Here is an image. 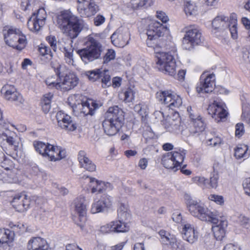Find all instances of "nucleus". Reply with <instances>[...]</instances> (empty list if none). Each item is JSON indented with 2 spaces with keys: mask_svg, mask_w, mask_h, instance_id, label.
<instances>
[{
  "mask_svg": "<svg viewBox=\"0 0 250 250\" xmlns=\"http://www.w3.org/2000/svg\"><path fill=\"white\" fill-rule=\"evenodd\" d=\"M189 120L182 124L179 114L175 112L167 116L162 121V124L168 132L174 134H180L182 137L187 138L192 135H198L206 128V124L195 108L191 106L187 107Z\"/></svg>",
  "mask_w": 250,
  "mask_h": 250,
  "instance_id": "nucleus-1",
  "label": "nucleus"
},
{
  "mask_svg": "<svg viewBox=\"0 0 250 250\" xmlns=\"http://www.w3.org/2000/svg\"><path fill=\"white\" fill-rule=\"evenodd\" d=\"M162 47L165 48L167 51H160L159 47L154 48L155 67L164 74L174 77L177 72L174 58L177 53L176 47L174 43L170 42L169 44L162 46Z\"/></svg>",
  "mask_w": 250,
  "mask_h": 250,
  "instance_id": "nucleus-2",
  "label": "nucleus"
},
{
  "mask_svg": "<svg viewBox=\"0 0 250 250\" xmlns=\"http://www.w3.org/2000/svg\"><path fill=\"white\" fill-rule=\"evenodd\" d=\"M58 24L71 39L76 38L83 29L88 28L83 19L74 15L70 10L61 12L58 19Z\"/></svg>",
  "mask_w": 250,
  "mask_h": 250,
  "instance_id": "nucleus-3",
  "label": "nucleus"
},
{
  "mask_svg": "<svg viewBox=\"0 0 250 250\" xmlns=\"http://www.w3.org/2000/svg\"><path fill=\"white\" fill-rule=\"evenodd\" d=\"M237 17L236 14L232 13L229 17L219 15L215 17L212 21V32L216 33L229 29L231 37L233 39L238 38Z\"/></svg>",
  "mask_w": 250,
  "mask_h": 250,
  "instance_id": "nucleus-4",
  "label": "nucleus"
},
{
  "mask_svg": "<svg viewBox=\"0 0 250 250\" xmlns=\"http://www.w3.org/2000/svg\"><path fill=\"white\" fill-rule=\"evenodd\" d=\"M85 45V48L77 51L84 63L87 64L101 57L103 51L102 46L92 35L86 37Z\"/></svg>",
  "mask_w": 250,
  "mask_h": 250,
  "instance_id": "nucleus-5",
  "label": "nucleus"
},
{
  "mask_svg": "<svg viewBox=\"0 0 250 250\" xmlns=\"http://www.w3.org/2000/svg\"><path fill=\"white\" fill-rule=\"evenodd\" d=\"M2 34L6 44L19 50L23 49L26 44V39L21 32L12 26H5Z\"/></svg>",
  "mask_w": 250,
  "mask_h": 250,
  "instance_id": "nucleus-6",
  "label": "nucleus"
},
{
  "mask_svg": "<svg viewBox=\"0 0 250 250\" xmlns=\"http://www.w3.org/2000/svg\"><path fill=\"white\" fill-rule=\"evenodd\" d=\"M186 154L187 150L184 148H175L163 155L161 163L166 168L176 171L181 167Z\"/></svg>",
  "mask_w": 250,
  "mask_h": 250,
  "instance_id": "nucleus-7",
  "label": "nucleus"
},
{
  "mask_svg": "<svg viewBox=\"0 0 250 250\" xmlns=\"http://www.w3.org/2000/svg\"><path fill=\"white\" fill-rule=\"evenodd\" d=\"M168 31V28L159 22L155 21H151L148 25L146 30L147 39L146 43L148 47L155 48H162L163 44L160 45L158 42L159 38L163 37L164 34Z\"/></svg>",
  "mask_w": 250,
  "mask_h": 250,
  "instance_id": "nucleus-8",
  "label": "nucleus"
},
{
  "mask_svg": "<svg viewBox=\"0 0 250 250\" xmlns=\"http://www.w3.org/2000/svg\"><path fill=\"white\" fill-rule=\"evenodd\" d=\"M54 71L59 76L60 81V90H69L75 87L78 83L79 79L74 74L69 73L63 76L62 70L64 68L63 66L58 64L53 66Z\"/></svg>",
  "mask_w": 250,
  "mask_h": 250,
  "instance_id": "nucleus-9",
  "label": "nucleus"
},
{
  "mask_svg": "<svg viewBox=\"0 0 250 250\" xmlns=\"http://www.w3.org/2000/svg\"><path fill=\"white\" fill-rule=\"evenodd\" d=\"M157 100L167 105L169 108L174 109L179 108L182 104L181 97L171 91H160L156 93Z\"/></svg>",
  "mask_w": 250,
  "mask_h": 250,
  "instance_id": "nucleus-10",
  "label": "nucleus"
},
{
  "mask_svg": "<svg viewBox=\"0 0 250 250\" xmlns=\"http://www.w3.org/2000/svg\"><path fill=\"white\" fill-rule=\"evenodd\" d=\"M201 42L200 31L197 28L190 27L187 30L183 39L182 47L184 49L190 50Z\"/></svg>",
  "mask_w": 250,
  "mask_h": 250,
  "instance_id": "nucleus-11",
  "label": "nucleus"
},
{
  "mask_svg": "<svg viewBox=\"0 0 250 250\" xmlns=\"http://www.w3.org/2000/svg\"><path fill=\"white\" fill-rule=\"evenodd\" d=\"M226 104L221 100H216L208 105V111L209 115L219 122L226 118L228 115Z\"/></svg>",
  "mask_w": 250,
  "mask_h": 250,
  "instance_id": "nucleus-12",
  "label": "nucleus"
},
{
  "mask_svg": "<svg viewBox=\"0 0 250 250\" xmlns=\"http://www.w3.org/2000/svg\"><path fill=\"white\" fill-rule=\"evenodd\" d=\"M47 17L46 12L43 8L38 10L36 13H33L27 21L29 29L34 32H38L45 23Z\"/></svg>",
  "mask_w": 250,
  "mask_h": 250,
  "instance_id": "nucleus-13",
  "label": "nucleus"
},
{
  "mask_svg": "<svg viewBox=\"0 0 250 250\" xmlns=\"http://www.w3.org/2000/svg\"><path fill=\"white\" fill-rule=\"evenodd\" d=\"M215 82V75L214 73L204 72L202 74L200 82L196 85V91L198 93H208L214 89Z\"/></svg>",
  "mask_w": 250,
  "mask_h": 250,
  "instance_id": "nucleus-14",
  "label": "nucleus"
},
{
  "mask_svg": "<svg viewBox=\"0 0 250 250\" xmlns=\"http://www.w3.org/2000/svg\"><path fill=\"white\" fill-rule=\"evenodd\" d=\"M85 199L83 196H80L75 199L73 202L74 211L78 215V220L76 224L81 229H84L86 221V206L84 204Z\"/></svg>",
  "mask_w": 250,
  "mask_h": 250,
  "instance_id": "nucleus-15",
  "label": "nucleus"
},
{
  "mask_svg": "<svg viewBox=\"0 0 250 250\" xmlns=\"http://www.w3.org/2000/svg\"><path fill=\"white\" fill-rule=\"evenodd\" d=\"M77 11L82 18H89L94 15L98 11V6L94 0H77Z\"/></svg>",
  "mask_w": 250,
  "mask_h": 250,
  "instance_id": "nucleus-16",
  "label": "nucleus"
},
{
  "mask_svg": "<svg viewBox=\"0 0 250 250\" xmlns=\"http://www.w3.org/2000/svg\"><path fill=\"white\" fill-rule=\"evenodd\" d=\"M186 200L188 210L192 216L202 221L206 219L205 212L207 211V208L203 204L191 199L189 196H187Z\"/></svg>",
  "mask_w": 250,
  "mask_h": 250,
  "instance_id": "nucleus-17",
  "label": "nucleus"
},
{
  "mask_svg": "<svg viewBox=\"0 0 250 250\" xmlns=\"http://www.w3.org/2000/svg\"><path fill=\"white\" fill-rule=\"evenodd\" d=\"M1 93L5 100L14 103L17 105H20L24 103L22 95L13 85H4L1 89Z\"/></svg>",
  "mask_w": 250,
  "mask_h": 250,
  "instance_id": "nucleus-18",
  "label": "nucleus"
},
{
  "mask_svg": "<svg viewBox=\"0 0 250 250\" xmlns=\"http://www.w3.org/2000/svg\"><path fill=\"white\" fill-rule=\"evenodd\" d=\"M130 36L127 28L120 27L111 35V42L115 46L123 47L128 43Z\"/></svg>",
  "mask_w": 250,
  "mask_h": 250,
  "instance_id": "nucleus-19",
  "label": "nucleus"
},
{
  "mask_svg": "<svg viewBox=\"0 0 250 250\" xmlns=\"http://www.w3.org/2000/svg\"><path fill=\"white\" fill-rule=\"evenodd\" d=\"M11 204L17 211L23 212L29 207L30 198L24 192L18 193L12 196Z\"/></svg>",
  "mask_w": 250,
  "mask_h": 250,
  "instance_id": "nucleus-20",
  "label": "nucleus"
},
{
  "mask_svg": "<svg viewBox=\"0 0 250 250\" xmlns=\"http://www.w3.org/2000/svg\"><path fill=\"white\" fill-rule=\"evenodd\" d=\"M82 179H88L89 182L91 184V193H100L105 191L111 190L113 185L109 183L96 179L95 178L89 177L88 176L83 175L81 178Z\"/></svg>",
  "mask_w": 250,
  "mask_h": 250,
  "instance_id": "nucleus-21",
  "label": "nucleus"
},
{
  "mask_svg": "<svg viewBox=\"0 0 250 250\" xmlns=\"http://www.w3.org/2000/svg\"><path fill=\"white\" fill-rule=\"evenodd\" d=\"M101 106V104L97 103L96 101L85 98L83 101L78 109L75 112L79 114H83V116L88 115H92L94 114L95 110Z\"/></svg>",
  "mask_w": 250,
  "mask_h": 250,
  "instance_id": "nucleus-22",
  "label": "nucleus"
},
{
  "mask_svg": "<svg viewBox=\"0 0 250 250\" xmlns=\"http://www.w3.org/2000/svg\"><path fill=\"white\" fill-rule=\"evenodd\" d=\"M72 41L68 40L67 42L58 41L57 42V48L63 53L66 62L69 65H74L73 58V48L71 44Z\"/></svg>",
  "mask_w": 250,
  "mask_h": 250,
  "instance_id": "nucleus-23",
  "label": "nucleus"
},
{
  "mask_svg": "<svg viewBox=\"0 0 250 250\" xmlns=\"http://www.w3.org/2000/svg\"><path fill=\"white\" fill-rule=\"evenodd\" d=\"M56 119L58 125L62 128L69 131H74L77 128L76 124L71 120V117L62 111L57 113Z\"/></svg>",
  "mask_w": 250,
  "mask_h": 250,
  "instance_id": "nucleus-24",
  "label": "nucleus"
},
{
  "mask_svg": "<svg viewBox=\"0 0 250 250\" xmlns=\"http://www.w3.org/2000/svg\"><path fill=\"white\" fill-rule=\"evenodd\" d=\"M123 123L105 119L103 122V127L106 134L113 136L120 130Z\"/></svg>",
  "mask_w": 250,
  "mask_h": 250,
  "instance_id": "nucleus-25",
  "label": "nucleus"
},
{
  "mask_svg": "<svg viewBox=\"0 0 250 250\" xmlns=\"http://www.w3.org/2000/svg\"><path fill=\"white\" fill-rule=\"evenodd\" d=\"M27 247L28 250H50L46 240L40 237L31 238Z\"/></svg>",
  "mask_w": 250,
  "mask_h": 250,
  "instance_id": "nucleus-26",
  "label": "nucleus"
},
{
  "mask_svg": "<svg viewBox=\"0 0 250 250\" xmlns=\"http://www.w3.org/2000/svg\"><path fill=\"white\" fill-rule=\"evenodd\" d=\"M228 224L227 220L221 219L217 224L212 226L214 236L217 240L221 241L225 236Z\"/></svg>",
  "mask_w": 250,
  "mask_h": 250,
  "instance_id": "nucleus-27",
  "label": "nucleus"
},
{
  "mask_svg": "<svg viewBox=\"0 0 250 250\" xmlns=\"http://www.w3.org/2000/svg\"><path fill=\"white\" fill-rule=\"evenodd\" d=\"M13 239V233L8 229H0V248L3 250H10V243Z\"/></svg>",
  "mask_w": 250,
  "mask_h": 250,
  "instance_id": "nucleus-28",
  "label": "nucleus"
},
{
  "mask_svg": "<svg viewBox=\"0 0 250 250\" xmlns=\"http://www.w3.org/2000/svg\"><path fill=\"white\" fill-rule=\"evenodd\" d=\"M78 159L81 167H83L90 172H93L96 170V165L87 156L85 151L83 150L79 151Z\"/></svg>",
  "mask_w": 250,
  "mask_h": 250,
  "instance_id": "nucleus-29",
  "label": "nucleus"
},
{
  "mask_svg": "<svg viewBox=\"0 0 250 250\" xmlns=\"http://www.w3.org/2000/svg\"><path fill=\"white\" fill-rule=\"evenodd\" d=\"M183 238L190 243H193L198 239V232L194 227L189 223L183 225Z\"/></svg>",
  "mask_w": 250,
  "mask_h": 250,
  "instance_id": "nucleus-30",
  "label": "nucleus"
},
{
  "mask_svg": "<svg viewBox=\"0 0 250 250\" xmlns=\"http://www.w3.org/2000/svg\"><path fill=\"white\" fill-rule=\"evenodd\" d=\"M52 148H49L46 157L50 161H59L66 157V150L64 149L52 145Z\"/></svg>",
  "mask_w": 250,
  "mask_h": 250,
  "instance_id": "nucleus-31",
  "label": "nucleus"
},
{
  "mask_svg": "<svg viewBox=\"0 0 250 250\" xmlns=\"http://www.w3.org/2000/svg\"><path fill=\"white\" fill-rule=\"evenodd\" d=\"M123 110L118 106L110 107L105 113L106 118L114 121L123 123L124 119Z\"/></svg>",
  "mask_w": 250,
  "mask_h": 250,
  "instance_id": "nucleus-32",
  "label": "nucleus"
},
{
  "mask_svg": "<svg viewBox=\"0 0 250 250\" xmlns=\"http://www.w3.org/2000/svg\"><path fill=\"white\" fill-rule=\"evenodd\" d=\"M85 98L80 94L71 95L69 96L67 99V103L69 106L72 108L74 112H76Z\"/></svg>",
  "mask_w": 250,
  "mask_h": 250,
  "instance_id": "nucleus-33",
  "label": "nucleus"
},
{
  "mask_svg": "<svg viewBox=\"0 0 250 250\" xmlns=\"http://www.w3.org/2000/svg\"><path fill=\"white\" fill-rule=\"evenodd\" d=\"M250 155V149L247 145H238L235 149L234 156L237 159L243 158L246 159Z\"/></svg>",
  "mask_w": 250,
  "mask_h": 250,
  "instance_id": "nucleus-34",
  "label": "nucleus"
},
{
  "mask_svg": "<svg viewBox=\"0 0 250 250\" xmlns=\"http://www.w3.org/2000/svg\"><path fill=\"white\" fill-rule=\"evenodd\" d=\"M113 226V232H125L129 229V225L128 222L118 220L111 221Z\"/></svg>",
  "mask_w": 250,
  "mask_h": 250,
  "instance_id": "nucleus-35",
  "label": "nucleus"
},
{
  "mask_svg": "<svg viewBox=\"0 0 250 250\" xmlns=\"http://www.w3.org/2000/svg\"><path fill=\"white\" fill-rule=\"evenodd\" d=\"M34 146L37 152L44 157H46L49 148H52V145L41 141L34 142Z\"/></svg>",
  "mask_w": 250,
  "mask_h": 250,
  "instance_id": "nucleus-36",
  "label": "nucleus"
},
{
  "mask_svg": "<svg viewBox=\"0 0 250 250\" xmlns=\"http://www.w3.org/2000/svg\"><path fill=\"white\" fill-rule=\"evenodd\" d=\"M118 218L119 220L126 222L130 220L131 214L127 205L121 204L118 209Z\"/></svg>",
  "mask_w": 250,
  "mask_h": 250,
  "instance_id": "nucleus-37",
  "label": "nucleus"
},
{
  "mask_svg": "<svg viewBox=\"0 0 250 250\" xmlns=\"http://www.w3.org/2000/svg\"><path fill=\"white\" fill-rule=\"evenodd\" d=\"M119 96L120 99L123 100L125 103L132 102L135 98V92L131 88H127L122 90L119 93Z\"/></svg>",
  "mask_w": 250,
  "mask_h": 250,
  "instance_id": "nucleus-38",
  "label": "nucleus"
},
{
  "mask_svg": "<svg viewBox=\"0 0 250 250\" xmlns=\"http://www.w3.org/2000/svg\"><path fill=\"white\" fill-rule=\"evenodd\" d=\"M160 237V241L163 245L167 246L173 241L176 236L171 234L169 232L164 229L160 230L158 232Z\"/></svg>",
  "mask_w": 250,
  "mask_h": 250,
  "instance_id": "nucleus-39",
  "label": "nucleus"
},
{
  "mask_svg": "<svg viewBox=\"0 0 250 250\" xmlns=\"http://www.w3.org/2000/svg\"><path fill=\"white\" fill-rule=\"evenodd\" d=\"M56 75L48 77L45 80V83L48 88L51 89H60V80L59 76L56 73Z\"/></svg>",
  "mask_w": 250,
  "mask_h": 250,
  "instance_id": "nucleus-40",
  "label": "nucleus"
},
{
  "mask_svg": "<svg viewBox=\"0 0 250 250\" xmlns=\"http://www.w3.org/2000/svg\"><path fill=\"white\" fill-rule=\"evenodd\" d=\"M53 96V94L50 93L45 94L42 100V110L45 114L47 113L51 109V103Z\"/></svg>",
  "mask_w": 250,
  "mask_h": 250,
  "instance_id": "nucleus-41",
  "label": "nucleus"
},
{
  "mask_svg": "<svg viewBox=\"0 0 250 250\" xmlns=\"http://www.w3.org/2000/svg\"><path fill=\"white\" fill-rule=\"evenodd\" d=\"M184 10L187 15H195L197 13L198 7L194 1H187L185 3Z\"/></svg>",
  "mask_w": 250,
  "mask_h": 250,
  "instance_id": "nucleus-42",
  "label": "nucleus"
},
{
  "mask_svg": "<svg viewBox=\"0 0 250 250\" xmlns=\"http://www.w3.org/2000/svg\"><path fill=\"white\" fill-rule=\"evenodd\" d=\"M206 219H203L204 221L211 222L213 224H217L220 220H218V212L216 211H211L207 208V211H206Z\"/></svg>",
  "mask_w": 250,
  "mask_h": 250,
  "instance_id": "nucleus-43",
  "label": "nucleus"
},
{
  "mask_svg": "<svg viewBox=\"0 0 250 250\" xmlns=\"http://www.w3.org/2000/svg\"><path fill=\"white\" fill-rule=\"evenodd\" d=\"M169 250H185L186 247L183 241L177 239L176 237L167 246Z\"/></svg>",
  "mask_w": 250,
  "mask_h": 250,
  "instance_id": "nucleus-44",
  "label": "nucleus"
},
{
  "mask_svg": "<svg viewBox=\"0 0 250 250\" xmlns=\"http://www.w3.org/2000/svg\"><path fill=\"white\" fill-rule=\"evenodd\" d=\"M102 71L101 69H96L85 72V75L89 80L95 82L101 78Z\"/></svg>",
  "mask_w": 250,
  "mask_h": 250,
  "instance_id": "nucleus-45",
  "label": "nucleus"
},
{
  "mask_svg": "<svg viewBox=\"0 0 250 250\" xmlns=\"http://www.w3.org/2000/svg\"><path fill=\"white\" fill-rule=\"evenodd\" d=\"M242 120L250 126V106L245 104H242Z\"/></svg>",
  "mask_w": 250,
  "mask_h": 250,
  "instance_id": "nucleus-46",
  "label": "nucleus"
},
{
  "mask_svg": "<svg viewBox=\"0 0 250 250\" xmlns=\"http://www.w3.org/2000/svg\"><path fill=\"white\" fill-rule=\"evenodd\" d=\"M9 226L12 229V233L13 235L15 233L18 234H21L26 231V227L22 223H18L17 224H14L13 222H10L9 224Z\"/></svg>",
  "mask_w": 250,
  "mask_h": 250,
  "instance_id": "nucleus-47",
  "label": "nucleus"
},
{
  "mask_svg": "<svg viewBox=\"0 0 250 250\" xmlns=\"http://www.w3.org/2000/svg\"><path fill=\"white\" fill-rule=\"evenodd\" d=\"M192 181L203 188H208V180L203 176H195L192 178Z\"/></svg>",
  "mask_w": 250,
  "mask_h": 250,
  "instance_id": "nucleus-48",
  "label": "nucleus"
},
{
  "mask_svg": "<svg viewBox=\"0 0 250 250\" xmlns=\"http://www.w3.org/2000/svg\"><path fill=\"white\" fill-rule=\"evenodd\" d=\"M99 201L101 202V203L105 209L110 208L112 205L113 198L108 194L103 195Z\"/></svg>",
  "mask_w": 250,
  "mask_h": 250,
  "instance_id": "nucleus-49",
  "label": "nucleus"
},
{
  "mask_svg": "<svg viewBox=\"0 0 250 250\" xmlns=\"http://www.w3.org/2000/svg\"><path fill=\"white\" fill-rule=\"evenodd\" d=\"M40 54L47 60H50L52 57V53L48 47L43 44H41L39 48Z\"/></svg>",
  "mask_w": 250,
  "mask_h": 250,
  "instance_id": "nucleus-50",
  "label": "nucleus"
},
{
  "mask_svg": "<svg viewBox=\"0 0 250 250\" xmlns=\"http://www.w3.org/2000/svg\"><path fill=\"white\" fill-rule=\"evenodd\" d=\"M101 74V78L102 82V86L105 87L110 86L111 85V78L108 71L106 70L102 71Z\"/></svg>",
  "mask_w": 250,
  "mask_h": 250,
  "instance_id": "nucleus-51",
  "label": "nucleus"
},
{
  "mask_svg": "<svg viewBox=\"0 0 250 250\" xmlns=\"http://www.w3.org/2000/svg\"><path fill=\"white\" fill-rule=\"evenodd\" d=\"M35 0H21V8L24 11H30L34 9Z\"/></svg>",
  "mask_w": 250,
  "mask_h": 250,
  "instance_id": "nucleus-52",
  "label": "nucleus"
},
{
  "mask_svg": "<svg viewBox=\"0 0 250 250\" xmlns=\"http://www.w3.org/2000/svg\"><path fill=\"white\" fill-rule=\"evenodd\" d=\"M101 202L98 200L92 203L90 209V211L92 214L103 212L105 208Z\"/></svg>",
  "mask_w": 250,
  "mask_h": 250,
  "instance_id": "nucleus-53",
  "label": "nucleus"
},
{
  "mask_svg": "<svg viewBox=\"0 0 250 250\" xmlns=\"http://www.w3.org/2000/svg\"><path fill=\"white\" fill-rule=\"evenodd\" d=\"M116 52L113 49H108L103 57V63L105 64L115 59Z\"/></svg>",
  "mask_w": 250,
  "mask_h": 250,
  "instance_id": "nucleus-54",
  "label": "nucleus"
},
{
  "mask_svg": "<svg viewBox=\"0 0 250 250\" xmlns=\"http://www.w3.org/2000/svg\"><path fill=\"white\" fill-rule=\"evenodd\" d=\"M245 132L244 125L243 123H239L235 125V135L238 138H240Z\"/></svg>",
  "mask_w": 250,
  "mask_h": 250,
  "instance_id": "nucleus-55",
  "label": "nucleus"
},
{
  "mask_svg": "<svg viewBox=\"0 0 250 250\" xmlns=\"http://www.w3.org/2000/svg\"><path fill=\"white\" fill-rule=\"evenodd\" d=\"M13 163L11 160L5 158L1 162V166H0V167L7 171H10V174H9V175L11 174L12 176L13 174H11V170L13 167Z\"/></svg>",
  "mask_w": 250,
  "mask_h": 250,
  "instance_id": "nucleus-56",
  "label": "nucleus"
},
{
  "mask_svg": "<svg viewBox=\"0 0 250 250\" xmlns=\"http://www.w3.org/2000/svg\"><path fill=\"white\" fill-rule=\"evenodd\" d=\"M218 174L215 172L212 173L210 177V182L208 183L209 188H216L218 186Z\"/></svg>",
  "mask_w": 250,
  "mask_h": 250,
  "instance_id": "nucleus-57",
  "label": "nucleus"
},
{
  "mask_svg": "<svg viewBox=\"0 0 250 250\" xmlns=\"http://www.w3.org/2000/svg\"><path fill=\"white\" fill-rule=\"evenodd\" d=\"M172 218L173 221L176 223H181L183 227L184 224H186L183 219L181 213L178 210H174L172 215Z\"/></svg>",
  "mask_w": 250,
  "mask_h": 250,
  "instance_id": "nucleus-58",
  "label": "nucleus"
},
{
  "mask_svg": "<svg viewBox=\"0 0 250 250\" xmlns=\"http://www.w3.org/2000/svg\"><path fill=\"white\" fill-rule=\"evenodd\" d=\"M208 198L209 200L214 202L217 205L222 206L224 204V198L221 195L210 194Z\"/></svg>",
  "mask_w": 250,
  "mask_h": 250,
  "instance_id": "nucleus-59",
  "label": "nucleus"
},
{
  "mask_svg": "<svg viewBox=\"0 0 250 250\" xmlns=\"http://www.w3.org/2000/svg\"><path fill=\"white\" fill-rule=\"evenodd\" d=\"M221 142L222 139L218 136H214L212 138H208L207 140L208 145L213 146L219 145Z\"/></svg>",
  "mask_w": 250,
  "mask_h": 250,
  "instance_id": "nucleus-60",
  "label": "nucleus"
},
{
  "mask_svg": "<svg viewBox=\"0 0 250 250\" xmlns=\"http://www.w3.org/2000/svg\"><path fill=\"white\" fill-rule=\"evenodd\" d=\"M46 40L50 45L51 48L55 52L57 49V41L54 36H49L46 37Z\"/></svg>",
  "mask_w": 250,
  "mask_h": 250,
  "instance_id": "nucleus-61",
  "label": "nucleus"
},
{
  "mask_svg": "<svg viewBox=\"0 0 250 250\" xmlns=\"http://www.w3.org/2000/svg\"><path fill=\"white\" fill-rule=\"evenodd\" d=\"M238 222L246 229H249L250 226L249 219L244 215H240L238 218Z\"/></svg>",
  "mask_w": 250,
  "mask_h": 250,
  "instance_id": "nucleus-62",
  "label": "nucleus"
},
{
  "mask_svg": "<svg viewBox=\"0 0 250 250\" xmlns=\"http://www.w3.org/2000/svg\"><path fill=\"white\" fill-rule=\"evenodd\" d=\"M100 231L103 233H108L113 232V226L112 225L111 222L102 226L99 229Z\"/></svg>",
  "mask_w": 250,
  "mask_h": 250,
  "instance_id": "nucleus-63",
  "label": "nucleus"
},
{
  "mask_svg": "<svg viewBox=\"0 0 250 250\" xmlns=\"http://www.w3.org/2000/svg\"><path fill=\"white\" fill-rule=\"evenodd\" d=\"M105 21V17L100 14L97 15L93 19L94 24L96 26L103 24Z\"/></svg>",
  "mask_w": 250,
  "mask_h": 250,
  "instance_id": "nucleus-64",
  "label": "nucleus"
}]
</instances>
